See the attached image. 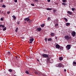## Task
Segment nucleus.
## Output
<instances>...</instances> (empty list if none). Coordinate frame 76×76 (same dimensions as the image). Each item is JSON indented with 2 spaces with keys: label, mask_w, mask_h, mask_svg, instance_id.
Returning a JSON list of instances; mask_svg holds the SVG:
<instances>
[{
  "label": "nucleus",
  "mask_w": 76,
  "mask_h": 76,
  "mask_svg": "<svg viewBox=\"0 0 76 76\" xmlns=\"http://www.w3.org/2000/svg\"><path fill=\"white\" fill-rule=\"evenodd\" d=\"M66 26H69V25H70V23H66Z\"/></svg>",
  "instance_id": "obj_15"
},
{
  "label": "nucleus",
  "mask_w": 76,
  "mask_h": 76,
  "mask_svg": "<svg viewBox=\"0 0 76 76\" xmlns=\"http://www.w3.org/2000/svg\"><path fill=\"white\" fill-rule=\"evenodd\" d=\"M48 2H50V0H48Z\"/></svg>",
  "instance_id": "obj_45"
},
{
  "label": "nucleus",
  "mask_w": 76,
  "mask_h": 76,
  "mask_svg": "<svg viewBox=\"0 0 76 76\" xmlns=\"http://www.w3.org/2000/svg\"><path fill=\"white\" fill-rule=\"evenodd\" d=\"M54 22L55 23H58V19H56L55 20Z\"/></svg>",
  "instance_id": "obj_14"
},
{
  "label": "nucleus",
  "mask_w": 76,
  "mask_h": 76,
  "mask_svg": "<svg viewBox=\"0 0 76 76\" xmlns=\"http://www.w3.org/2000/svg\"><path fill=\"white\" fill-rule=\"evenodd\" d=\"M1 20H2V21H3V18H1Z\"/></svg>",
  "instance_id": "obj_42"
},
{
  "label": "nucleus",
  "mask_w": 76,
  "mask_h": 76,
  "mask_svg": "<svg viewBox=\"0 0 76 76\" xmlns=\"http://www.w3.org/2000/svg\"><path fill=\"white\" fill-rule=\"evenodd\" d=\"M64 38L66 40H67V41H68V40L69 39V37L68 35L65 36Z\"/></svg>",
  "instance_id": "obj_3"
},
{
  "label": "nucleus",
  "mask_w": 76,
  "mask_h": 76,
  "mask_svg": "<svg viewBox=\"0 0 76 76\" xmlns=\"http://www.w3.org/2000/svg\"><path fill=\"white\" fill-rule=\"evenodd\" d=\"M64 20H65V22H67V21H68V20H67V18H64Z\"/></svg>",
  "instance_id": "obj_18"
},
{
  "label": "nucleus",
  "mask_w": 76,
  "mask_h": 76,
  "mask_svg": "<svg viewBox=\"0 0 76 76\" xmlns=\"http://www.w3.org/2000/svg\"><path fill=\"white\" fill-rule=\"evenodd\" d=\"M75 35H76V32L75 31L72 32V35L73 37H74L75 36Z\"/></svg>",
  "instance_id": "obj_7"
},
{
  "label": "nucleus",
  "mask_w": 76,
  "mask_h": 76,
  "mask_svg": "<svg viewBox=\"0 0 76 76\" xmlns=\"http://www.w3.org/2000/svg\"><path fill=\"white\" fill-rule=\"evenodd\" d=\"M18 24H19V23H18Z\"/></svg>",
  "instance_id": "obj_54"
},
{
  "label": "nucleus",
  "mask_w": 76,
  "mask_h": 76,
  "mask_svg": "<svg viewBox=\"0 0 76 76\" xmlns=\"http://www.w3.org/2000/svg\"><path fill=\"white\" fill-rule=\"evenodd\" d=\"M10 11L7 12V14H8V15H9V14H10Z\"/></svg>",
  "instance_id": "obj_31"
},
{
  "label": "nucleus",
  "mask_w": 76,
  "mask_h": 76,
  "mask_svg": "<svg viewBox=\"0 0 76 76\" xmlns=\"http://www.w3.org/2000/svg\"><path fill=\"white\" fill-rule=\"evenodd\" d=\"M72 11H74V10H75V8H72Z\"/></svg>",
  "instance_id": "obj_30"
},
{
  "label": "nucleus",
  "mask_w": 76,
  "mask_h": 76,
  "mask_svg": "<svg viewBox=\"0 0 76 76\" xmlns=\"http://www.w3.org/2000/svg\"><path fill=\"white\" fill-rule=\"evenodd\" d=\"M14 1L15 3H17V2H18V1L17 0H15Z\"/></svg>",
  "instance_id": "obj_40"
},
{
  "label": "nucleus",
  "mask_w": 76,
  "mask_h": 76,
  "mask_svg": "<svg viewBox=\"0 0 76 76\" xmlns=\"http://www.w3.org/2000/svg\"><path fill=\"white\" fill-rule=\"evenodd\" d=\"M6 27H4L3 29V31H6Z\"/></svg>",
  "instance_id": "obj_23"
},
{
  "label": "nucleus",
  "mask_w": 76,
  "mask_h": 76,
  "mask_svg": "<svg viewBox=\"0 0 76 76\" xmlns=\"http://www.w3.org/2000/svg\"><path fill=\"white\" fill-rule=\"evenodd\" d=\"M66 48L69 50L70 49V48H71V45H68L66 46Z\"/></svg>",
  "instance_id": "obj_1"
},
{
  "label": "nucleus",
  "mask_w": 76,
  "mask_h": 76,
  "mask_svg": "<svg viewBox=\"0 0 76 76\" xmlns=\"http://www.w3.org/2000/svg\"><path fill=\"white\" fill-rule=\"evenodd\" d=\"M54 35H55V33H52L50 34L51 37H54Z\"/></svg>",
  "instance_id": "obj_13"
},
{
  "label": "nucleus",
  "mask_w": 76,
  "mask_h": 76,
  "mask_svg": "<svg viewBox=\"0 0 76 76\" xmlns=\"http://www.w3.org/2000/svg\"><path fill=\"white\" fill-rule=\"evenodd\" d=\"M16 58H17V56H16Z\"/></svg>",
  "instance_id": "obj_50"
},
{
  "label": "nucleus",
  "mask_w": 76,
  "mask_h": 76,
  "mask_svg": "<svg viewBox=\"0 0 76 76\" xmlns=\"http://www.w3.org/2000/svg\"><path fill=\"white\" fill-rule=\"evenodd\" d=\"M63 47H61L60 48V50H61V49H63Z\"/></svg>",
  "instance_id": "obj_41"
},
{
  "label": "nucleus",
  "mask_w": 76,
  "mask_h": 76,
  "mask_svg": "<svg viewBox=\"0 0 76 76\" xmlns=\"http://www.w3.org/2000/svg\"><path fill=\"white\" fill-rule=\"evenodd\" d=\"M30 17H28L24 19V20H27V22H28V21H29L30 20V19H29Z\"/></svg>",
  "instance_id": "obj_5"
},
{
  "label": "nucleus",
  "mask_w": 76,
  "mask_h": 76,
  "mask_svg": "<svg viewBox=\"0 0 76 76\" xmlns=\"http://www.w3.org/2000/svg\"><path fill=\"white\" fill-rule=\"evenodd\" d=\"M37 61H39V60H38V59H37Z\"/></svg>",
  "instance_id": "obj_48"
},
{
  "label": "nucleus",
  "mask_w": 76,
  "mask_h": 76,
  "mask_svg": "<svg viewBox=\"0 0 76 76\" xmlns=\"http://www.w3.org/2000/svg\"><path fill=\"white\" fill-rule=\"evenodd\" d=\"M55 27L56 28H58V24H55Z\"/></svg>",
  "instance_id": "obj_10"
},
{
  "label": "nucleus",
  "mask_w": 76,
  "mask_h": 76,
  "mask_svg": "<svg viewBox=\"0 0 76 76\" xmlns=\"http://www.w3.org/2000/svg\"><path fill=\"white\" fill-rule=\"evenodd\" d=\"M47 10H52V8H47Z\"/></svg>",
  "instance_id": "obj_16"
},
{
  "label": "nucleus",
  "mask_w": 76,
  "mask_h": 76,
  "mask_svg": "<svg viewBox=\"0 0 76 76\" xmlns=\"http://www.w3.org/2000/svg\"><path fill=\"white\" fill-rule=\"evenodd\" d=\"M3 13V12H2L1 13Z\"/></svg>",
  "instance_id": "obj_53"
},
{
  "label": "nucleus",
  "mask_w": 76,
  "mask_h": 76,
  "mask_svg": "<svg viewBox=\"0 0 76 76\" xmlns=\"http://www.w3.org/2000/svg\"><path fill=\"white\" fill-rule=\"evenodd\" d=\"M18 28H17L15 30V32H18Z\"/></svg>",
  "instance_id": "obj_24"
},
{
  "label": "nucleus",
  "mask_w": 76,
  "mask_h": 76,
  "mask_svg": "<svg viewBox=\"0 0 76 76\" xmlns=\"http://www.w3.org/2000/svg\"><path fill=\"white\" fill-rule=\"evenodd\" d=\"M32 20H31L29 21L28 23H31L32 22Z\"/></svg>",
  "instance_id": "obj_32"
},
{
  "label": "nucleus",
  "mask_w": 76,
  "mask_h": 76,
  "mask_svg": "<svg viewBox=\"0 0 76 76\" xmlns=\"http://www.w3.org/2000/svg\"><path fill=\"white\" fill-rule=\"evenodd\" d=\"M45 42H47V38H45Z\"/></svg>",
  "instance_id": "obj_33"
},
{
  "label": "nucleus",
  "mask_w": 76,
  "mask_h": 76,
  "mask_svg": "<svg viewBox=\"0 0 76 76\" xmlns=\"http://www.w3.org/2000/svg\"><path fill=\"white\" fill-rule=\"evenodd\" d=\"M31 5L32 6H35V5L34 4H31Z\"/></svg>",
  "instance_id": "obj_36"
},
{
  "label": "nucleus",
  "mask_w": 76,
  "mask_h": 76,
  "mask_svg": "<svg viewBox=\"0 0 76 76\" xmlns=\"http://www.w3.org/2000/svg\"><path fill=\"white\" fill-rule=\"evenodd\" d=\"M69 39H70V37H69Z\"/></svg>",
  "instance_id": "obj_52"
},
{
  "label": "nucleus",
  "mask_w": 76,
  "mask_h": 76,
  "mask_svg": "<svg viewBox=\"0 0 76 76\" xmlns=\"http://www.w3.org/2000/svg\"><path fill=\"white\" fill-rule=\"evenodd\" d=\"M64 72H66V69H64Z\"/></svg>",
  "instance_id": "obj_47"
},
{
  "label": "nucleus",
  "mask_w": 76,
  "mask_h": 76,
  "mask_svg": "<svg viewBox=\"0 0 76 76\" xmlns=\"http://www.w3.org/2000/svg\"><path fill=\"white\" fill-rule=\"evenodd\" d=\"M56 12V10H54L53 11V13H55V12Z\"/></svg>",
  "instance_id": "obj_25"
},
{
  "label": "nucleus",
  "mask_w": 76,
  "mask_h": 76,
  "mask_svg": "<svg viewBox=\"0 0 76 76\" xmlns=\"http://www.w3.org/2000/svg\"><path fill=\"white\" fill-rule=\"evenodd\" d=\"M32 42H33L32 41H31L29 43H30V44L31 43H32Z\"/></svg>",
  "instance_id": "obj_44"
},
{
  "label": "nucleus",
  "mask_w": 76,
  "mask_h": 76,
  "mask_svg": "<svg viewBox=\"0 0 76 76\" xmlns=\"http://www.w3.org/2000/svg\"><path fill=\"white\" fill-rule=\"evenodd\" d=\"M2 26V28H4V26L1 25H0V27H1Z\"/></svg>",
  "instance_id": "obj_22"
},
{
  "label": "nucleus",
  "mask_w": 76,
  "mask_h": 76,
  "mask_svg": "<svg viewBox=\"0 0 76 76\" xmlns=\"http://www.w3.org/2000/svg\"><path fill=\"white\" fill-rule=\"evenodd\" d=\"M50 19H51V18H50V17H48V20H50Z\"/></svg>",
  "instance_id": "obj_37"
},
{
  "label": "nucleus",
  "mask_w": 76,
  "mask_h": 76,
  "mask_svg": "<svg viewBox=\"0 0 76 76\" xmlns=\"http://www.w3.org/2000/svg\"><path fill=\"white\" fill-rule=\"evenodd\" d=\"M25 72L26 74H29V72L28 71H26Z\"/></svg>",
  "instance_id": "obj_27"
},
{
  "label": "nucleus",
  "mask_w": 76,
  "mask_h": 76,
  "mask_svg": "<svg viewBox=\"0 0 76 76\" xmlns=\"http://www.w3.org/2000/svg\"><path fill=\"white\" fill-rule=\"evenodd\" d=\"M45 26V24H43L42 25H41V27H44Z\"/></svg>",
  "instance_id": "obj_19"
},
{
  "label": "nucleus",
  "mask_w": 76,
  "mask_h": 76,
  "mask_svg": "<svg viewBox=\"0 0 76 76\" xmlns=\"http://www.w3.org/2000/svg\"><path fill=\"white\" fill-rule=\"evenodd\" d=\"M7 54L8 55H9V56H12V54L10 52V51L8 52H7Z\"/></svg>",
  "instance_id": "obj_6"
},
{
  "label": "nucleus",
  "mask_w": 76,
  "mask_h": 76,
  "mask_svg": "<svg viewBox=\"0 0 76 76\" xmlns=\"http://www.w3.org/2000/svg\"><path fill=\"white\" fill-rule=\"evenodd\" d=\"M58 66L59 67H63V64L61 63H60L58 64Z\"/></svg>",
  "instance_id": "obj_4"
},
{
  "label": "nucleus",
  "mask_w": 76,
  "mask_h": 76,
  "mask_svg": "<svg viewBox=\"0 0 76 76\" xmlns=\"http://www.w3.org/2000/svg\"><path fill=\"white\" fill-rule=\"evenodd\" d=\"M42 57L45 58H48V55L47 54H43L42 55Z\"/></svg>",
  "instance_id": "obj_2"
},
{
  "label": "nucleus",
  "mask_w": 76,
  "mask_h": 76,
  "mask_svg": "<svg viewBox=\"0 0 76 76\" xmlns=\"http://www.w3.org/2000/svg\"><path fill=\"white\" fill-rule=\"evenodd\" d=\"M47 61H50V58H47Z\"/></svg>",
  "instance_id": "obj_35"
},
{
  "label": "nucleus",
  "mask_w": 76,
  "mask_h": 76,
  "mask_svg": "<svg viewBox=\"0 0 76 76\" xmlns=\"http://www.w3.org/2000/svg\"><path fill=\"white\" fill-rule=\"evenodd\" d=\"M4 15H5V13H4Z\"/></svg>",
  "instance_id": "obj_51"
},
{
  "label": "nucleus",
  "mask_w": 76,
  "mask_h": 76,
  "mask_svg": "<svg viewBox=\"0 0 76 76\" xmlns=\"http://www.w3.org/2000/svg\"><path fill=\"white\" fill-rule=\"evenodd\" d=\"M56 48L58 49L59 48H60V46L59 45L57 44L56 45Z\"/></svg>",
  "instance_id": "obj_8"
},
{
  "label": "nucleus",
  "mask_w": 76,
  "mask_h": 76,
  "mask_svg": "<svg viewBox=\"0 0 76 76\" xmlns=\"http://www.w3.org/2000/svg\"><path fill=\"white\" fill-rule=\"evenodd\" d=\"M12 18H14V19H16V17H15V15L12 16Z\"/></svg>",
  "instance_id": "obj_21"
},
{
  "label": "nucleus",
  "mask_w": 76,
  "mask_h": 76,
  "mask_svg": "<svg viewBox=\"0 0 76 76\" xmlns=\"http://www.w3.org/2000/svg\"><path fill=\"white\" fill-rule=\"evenodd\" d=\"M66 1V0H63V1H62V2L63 3H65Z\"/></svg>",
  "instance_id": "obj_29"
},
{
  "label": "nucleus",
  "mask_w": 76,
  "mask_h": 76,
  "mask_svg": "<svg viewBox=\"0 0 76 76\" xmlns=\"http://www.w3.org/2000/svg\"><path fill=\"white\" fill-rule=\"evenodd\" d=\"M43 50L44 51H45V53H47V51L45 49H44Z\"/></svg>",
  "instance_id": "obj_34"
},
{
  "label": "nucleus",
  "mask_w": 76,
  "mask_h": 76,
  "mask_svg": "<svg viewBox=\"0 0 76 76\" xmlns=\"http://www.w3.org/2000/svg\"><path fill=\"white\" fill-rule=\"evenodd\" d=\"M2 7H6V6H5L4 5H2Z\"/></svg>",
  "instance_id": "obj_39"
},
{
  "label": "nucleus",
  "mask_w": 76,
  "mask_h": 76,
  "mask_svg": "<svg viewBox=\"0 0 76 76\" xmlns=\"http://www.w3.org/2000/svg\"><path fill=\"white\" fill-rule=\"evenodd\" d=\"M67 13L69 14V15H71L72 14V12H70L69 11H68L67 12Z\"/></svg>",
  "instance_id": "obj_12"
},
{
  "label": "nucleus",
  "mask_w": 76,
  "mask_h": 76,
  "mask_svg": "<svg viewBox=\"0 0 76 76\" xmlns=\"http://www.w3.org/2000/svg\"><path fill=\"white\" fill-rule=\"evenodd\" d=\"M9 72H12V69H10L9 70Z\"/></svg>",
  "instance_id": "obj_26"
},
{
  "label": "nucleus",
  "mask_w": 76,
  "mask_h": 76,
  "mask_svg": "<svg viewBox=\"0 0 76 76\" xmlns=\"http://www.w3.org/2000/svg\"><path fill=\"white\" fill-rule=\"evenodd\" d=\"M73 65H74V64H75H75H76V62L75 61H74L73 62Z\"/></svg>",
  "instance_id": "obj_28"
},
{
  "label": "nucleus",
  "mask_w": 76,
  "mask_h": 76,
  "mask_svg": "<svg viewBox=\"0 0 76 76\" xmlns=\"http://www.w3.org/2000/svg\"><path fill=\"white\" fill-rule=\"evenodd\" d=\"M3 0H1V2H3Z\"/></svg>",
  "instance_id": "obj_49"
},
{
  "label": "nucleus",
  "mask_w": 76,
  "mask_h": 76,
  "mask_svg": "<svg viewBox=\"0 0 76 76\" xmlns=\"http://www.w3.org/2000/svg\"><path fill=\"white\" fill-rule=\"evenodd\" d=\"M34 40V38L30 39H29L30 41H33Z\"/></svg>",
  "instance_id": "obj_17"
},
{
  "label": "nucleus",
  "mask_w": 76,
  "mask_h": 76,
  "mask_svg": "<svg viewBox=\"0 0 76 76\" xmlns=\"http://www.w3.org/2000/svg\"><path fill=\"white\" fill-rule=\"evenodd\" d=\"M51 40H52V39L51 38H50L48 39V41H51Z\"/></svg>",
  "instance_id": "obj_20"
},
{
  "label": "nucleus",
  "mask_w": 76,
  "mask_h": 76,
  "mask_svg": "<svg viewBox=\"0 0 76 76\" xmlns=\"http://www.w3.org/2000/svg\"><path fill=\"white\" fill-rule=\"evenodd\" d=\"M55 39H57V37H56Z\"/></svg>",
  "instance_id": "obj_46"
},
{
  "label": "nucleus",
  "mask_w": 76,
  "mask_h": 76,
  "mask_svg": "<svg viewBox=\"0 0 76 76\" xmlns=\"http://www.w3.org/2000/svg\"><path fill=\"white\" fill-rule=\"evenodd\" d=\"M36 29L38 31H41V28H38Z\"/></svg>",
  "instance_id": "obj_9"
},
{
  "label": "nucleus",
  "mask_w": 76,
  "mask_h": 76,
  "mask_svg": "<svg viewBox=\"0 0 76 76\" xmlns=\"http://www.w3.org/2000/svg\"><path fill=\"white\" fill-rule=\"evenodd\" d=\"M18 24H19V23H18Z\"/></svg>",
  "instance_id": "obj_55"
},
{
  "label": "nucleus",
  "mask_w": 76,
  "mask_h": 76,
  "mask_svg": "<svg viewBox=\"0 0 76 76\" xmlns=\"http://www.w3.org/2000/svg\"><path fill=\"white\" fill-rule=\"evenodd\" d=\"M34 1H36V2H38V0H34Z\"/></svg>",
  "instance_id": "obj_43"
},
{
  "label": "nucleus",
  "mask_w": 76,
  "mask_h": 76,
  "mask_svg": "<svg viewBox=\"0 0 76 76\" xmlns=\"http://www.w3.org/2000/svg\"><path fill=\"white\" fill-rule=\"evenodd\" d=\"M62 4H63V5H64V6H65V5H66V4L65 3H63Z\"/></svg>",
  "instance_id": "obj_38"
},
{
  "label": "nucleus",
  "mask_w": 76,
  "mask_h": 76,
  "mask_svg": "<svg viewBox=\"0 0 76 76\" xmlns=\"http://www.w3.org/2000/svg\"><path fill=\"white\" fill-rule=\"evenodd\" d=\"M63 57H59V60H60V61H61L63 60Z\"/></svg>",
  "instance_id": "obj_11"
}]
</instances>
